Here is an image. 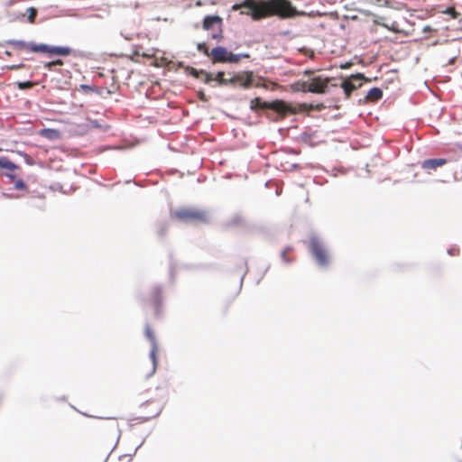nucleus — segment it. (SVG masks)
Instances as JSON below:
<instances>
[{
  "mask_svg": "<svg viewBox=\"0 0 462 462\" xmlns=\"http://www.w3.org/2000/svg\"><path fill=\"white\" fill-rule=\"evenodd\" d=\"M240 7L245 8L253 20L258 21L268 14H275L281 18H288L295 15L296 8L289 0H267L265 6H258L254 0H244L240 4H235L232 10H237Z\"/></svg>",
  "mask_w": 462,
  "mask_h": 462,
  "instance_id": "nucleus-1",
  "label": "nucleus"
},
{
  "mask_svg": "<svg viewBox=\"0 0 462 462\" xmlns=\"http://www.w3.org/2000/svg\"><path fill=\"white\" fill-rule=\"evenodd\" d=\"M250 109L253 112L268 111L274 113L278 117H284L291 113L290 104L282 99L265 101L256 97L250 101Z\"/></svg>",
  "mask_w": 462,
  "mask_h": 462,
  "instance_id": "nucleus-2",
  "label": "nucleus"
},
{
  "mask_svg": "<svg viewBox=\"0 0 462 462\" xmlns=\"http://www.w3.org/2000/svg\"><path fill=\"white\" fill-rule=\"evenodd\" d=\"M308 249L320 267H328L329 264V257L327 246L324 241L315 234L309 236Z\"/></svg>",
  "mask_w": 462,
  "mask_h": 462,
  "instance_id": "nucleus-3",
  "label": "nucleus"
},
{
  "mask_svg": "<svg viewBox=\"0 0 462 462\" xmlns=\"http://www.w3.org/2000/svg\"><path fill=\"white\" fill-rule=\"evenodd\" d=\"M37 53L43 54L46 57L53 60L69 56H73L75 58L80 56L79 51L72 49L69 46L51 45L44 42L39 43Z\"/></svg>",
  "mask_w": 462,
  "mask_h": 462,
  "instance_id": "nucleus-4",
  "label": "nucleus"
},
{
  "mask_svg": "<svg viewBox=\"0 0 462 462\" xmlns=\"http://www.w3.org/2000/svg\"><path fill=\"white\" fill-rule=\"evenodd\" d=\"M209 55L215 62L227 64H237L241 59L250 58L248 52L233 53L226 47L221 45L212 48Z\"/></svg>",
  "mask_w": 462,
  "mask_h": 462,
  "instance_id": "nucleus-5",
  "label": "nucleus"
},
{
  "mask_svg": "<svg viewBox=\"0 0 462 462\" xmlns=\"http://www.w3.org/2000/svg\"><path fill=\"white\" fill-rule=\"evenodd\" d=\"M173 217L182 223H202L208 224L209 217L205 210L193 208H181L172 213Z\"/></svg>",
  "mask_w": 462,
  "mask_h": 462,
  "instance_id": "nucleus-6",
  "label": "nucleus"
},
{
  "mask_svg": "<svg viewBox=\"0 0 462 462\" xmlns=\"http://www.w3.org/2000/svg\"><path fill=\"white\" fill-rule=\"evenodd\" d=\"M162 284H154L149 295L146 297L143 294L138 295V300L143 303H150L154 310V316L156 319H161L162 316L163 308V296H162Z\"/></svg>",
  "mask_w": 462,
  "mask_h": 462,
  "instance_id": "nucleus-7",
  "label": "nucleus"
},
{
  "mask_svg": "<svg viewBox=\"0 0 462 462\" xmlns=\"http://www.w3.org/2000/svg\"><path fill=\"white\" fill-rule=\"evenodd\" d=\"M292 89L299 92L310 93H324L328 88L327 85L323 82L321 76H315L311 79V83L304 80H298L292 84Z\"/></svg>",
  "mask_w": 462,
  "mask_h": 462,
  "instance_id": "nucleus-8",
  "label": "nucleus"
},
{
  "mask_svg": "<svg viewBox=\"0 0 462 462\" xmlns=\"http://www.w3.org/2000/svg\"><path fill=\"white\" fill-rule=\"evenodd\" d=\"M365 79V77L362 73H356L355 75H351L349 79H344L341 82V88L344 91V94L346 98H349L351 93L359 88L362 84V81Z\"/></svg>",
  "mask_w": 462,
  "mask_h": 462,
  "instance_id": "nucleus-9",
  "label": "nucleus"
},
{
  "mask_svg": "<svg viewBox=\"0 0 462 462\" xmlns=\"http://www.w3.org/2000/svg\"><path fill=\"white\" fill-rule=\"evenodd\" d=\"M7 45L14 46L15 49L18 50H25L26 51L37 53L38 45L39 43L35 42H25L23 40H5L2 42H0V47H5Z\"/></svg>",
  "mask_w": 462,
  "mask_h": 462,
  "instance_id": "nucleus-10",
  "label": "nucleus"
},
{
  "mask_svg": "<svg viewBox=\"0 0 462 462\" xmlns=\"http://www.w3.org/2000/svg\"><path fill=\"white\" fill-rule=\"evenodd\" d=\"M187 72L193 78L201 79L205 84H210L214 81V75L205 69H198L193 67H189L187 69Z\"/></svg>",
  "mask_w": 462,
  "mask_h": 462,
  "instance_id": "nucleus-11",
  "label": "nucleus"
},
{
  "mask_svg": "<svg viewBox=\"0 0 462 462\" xmlns=\"http://www.w3.org/2000/svg\"><path fill=\"white\" fill-rule=\"evenodd\" d=\"M448 159L446 158H430L426 159L420 162V167L426 171H436L438 168H440L447 164Z\"/></svg>",
  "mask_w": 462,
  "mask_h": 462,
  "instance_id": "nucleus-12",
  "label": "nucleus"
},
{
  "mask_svg": "<svg viewBox=\"0 0 462 462\" xmlns=\"http://www.w3.org/2000/svg\"><path fill=\"white\" fill-rule=\"evenodd\" d=\"M223 19L218 14H208L203 18L202 28L206 31L213 29L215 26L221 27Z\"/></svg>",
  "mask_w": 462,
  "mask_h": 462,
  "instance_id": "nucleus-13",
  "label": "nucleus"
},
{
  "mask_svg": "<svg viewBox=\"0 0 462 462\" xmlns=\"http://www.w3.org/2000/svg\"><path fill=\"white\" fill-rule=\"evenodd\" d=\"M254 81V75L252 71H245L237 73V84L244 88H249Z\"/></svg>",
  "mask_w": 462,
  "mask_h": 462,
  "instance_id": "nucleus-14",
  "label": "nucleus"
},
{
  "mask_svg": "<svg viewBox=\"0 0 462 462\" xmlns=\"http://www.w3.org/2000/svg\"><path fill=\"white\" fill-rule=\"evenodd\" d=\"M383 89L378 87L371 88L364 97L365 102H377L383 97Z\"/></svg>",
  "mask_w": 462,
  "mask_h": 462,
  "instance_id": "nucleus-15",
  "label": "nucleus"
},
{
  "mask_svg": "<svg viewBox=\"0 0 462 462\" xmlns=\"http://www.w3.org/2000/svg\"><path fill=\"white\" fill-rule=\"evenodd\" d=\"M39 134L50 141H55L60 138L61 133L55 128H42L40 130Z\"/></svg>",
  "mask_w": 462,
  "mask_h": 462,
  "instance_id": "nucleus-16",
  "label": "nucleus"
},
{
  "mask_svg": "<svg viewBox=\"0 0 462 462\" xmlns=\"http://www.w3.org/2000/svg\"><path fill=\"white\" fill-rule=\"evenodd\" d=\"M79 89L83 91L85 94L95 93L99 96L103 95L105 92L109 93V90L106 88H98L94 85H88V84L79 85Z\"/></svg>",
  "mask_w": 462,
  "mask_h": 462,
  "instance_id": "nucleus-17",
  "label": "nucleus"
},
{
  "mask_svg": "<svg viewBox=\"0 0 462 462\" xmlns=\"http://www.w3.org/2000/svg\"><path fill=\"white\" fill-rule=\"evenodd\" d=\"M157 351H158V345L157 344L151 345V350H150L149 357H150V359H151V361L152 363V370L147 375L148 377L152 375L155 373V371H156L157 365H158Z\"/></svg>",
  "mask_w": 462,
  "mask_h": 462,
  "instance_id": "nucleus-18",
  "label": "nucleus"
},
{
  "mask_svg": "<svg viewBox=\"0 0 462 462\" xmlns=\"http://www.w3.org/2000/svg\"><path fill=\"white\" fill-rule=\"evenodd\" d=\"M0 169L7 170L10 171H14L17 169H19V165L13 162L8 157L6 156H0Z\"/></svg>",
  "mask_w": 462,
  "mask_h": 462,
  "instance_id": "nucleus-19",
  "label": "nucleus"
},
{
  "mask_svg": "<svg viewBox=\"0 0 462 462\" xmlns=\"http://www.w3.org/2000/svg\"><path fill=\"white\" fill-rule=\"evenodd\" d=\"M64 61L62 59H54L44 63L43 67L49 71H54L56 66H63Z\"/></svg>",
  "mask_w": 462,
  "mask_h": 462,
  "instance_id": "nucleus-20",
  "label": "nucleus"
},
{
  "mask_svg": "<svg viewBox=\"0 0 462 462\" xmlns=\"http://www.w3.org/2000/svg\"><path fill=\"white\" fill-rule=\"evenodd\" d=\"M316 132L304 131L300 134V140L307 144L311 145V140L315 136Z\"/></svg>",
  "mask_w": 462,
  "mask_h": 462,
  "instance_id": "nucleus-21",
  "label": "nucleus"
},
{
  "mask_svg": "<svg viewBox=\"0 0 462 462\" xmlns=\"http://www.w3.org/2000/svg\"><path fill=\"white\" fill-rule=\"evenodd\" d=\"M145 337L149 339L151 345L157 344L156 337L153 334V331L150 328V325L147 323L145 326Z\"/></svg>",
  "mask_w": 462,
  "mask_h": 462,
  "instance_id": "nucleus-22",
  "label": "nucleus"
},
{
  "mask_svg": "<svg viewBox=\"0 0 462 462\" xmlns=\"http://www.w3.org/2000/svg\"><path fill=\"white\" fill-rule=\"evenodd\" d=\"M26 13L28 14L27 21L29 23H33L37 14H38L37 8H35L33 6L28 7L26 9Z\"/></svg>",
  "mask_w": 462,
  "mask_h": 462,
  "instance_id": "nucleus-23",
  "label": "nucleus"
},
{
  "mask_svg": "<svg viewBox=\"0 0 462 462\" xmlns=\"http://www.w3.org/2000/svg\"><path fill=\"white\" fill-rule=\"evenodd\" d=\"M197 50H198V51L205 54L206 56L210 57V55H209L210 51L208 50V46L207 42H203L197 43Z\"/></svg>",
  "mask_w": 462,
  "mask_h": 462,
  "instance_id": "nucleus-24",
  "label": "nucleus"
},
{
  "mask_svg": "<svg viewBox=\"0 0 462 462\" xmlns=\"http://www.w3.org/2000/svg\"><path fill=\"white\" fill-rule=\"evenodd\" d=\"M14 188L17 190H26L27 189V184L26 182L22 179H17L14 182Z\"/></svg>",
  "mask_w": 462,
  "mask_h": 462,
  "instance_id": "nucleus-25",
  "label": "nucleus"
},
{
  "mask_svg": "<svg viewBox=\"0 0 462 462\" xmlns=\"http://www.w3.org/2000/svg\"><path fill=\"white\" fill-rule=\"evenodd\" d=\"M237 84V73L234 74L231 78L221 80V86H230Z\"/></svg>",
  "mask_w": 462,
  "mask_h": 462,
  "instance_id": "nucleus-26",
  "label": "nucleus"
},
{
  "mask_svg": "<svg viewBox=\"0 0 462 462\" xmlns=\"http://www.w3.org/2000/svg\"><path fill=\"white\" fill-rule=\"evenodd\" d=\"M15 85L18 89L23 90L32 88V82L30 80L18 81L15 83Z\"/></svg>",
  "mask_w": 462,
  "mask_h": 462,
  "instance_id": "nucleus-27",
  "label": "nucleus"
},
{
  "mask_svg": "<svg viewBox=\"0 0 462 462\" xmlns=\"http://www.w3.org/2000/svg\"><path fill=\"white\" fill-rule=\"evenodd\" d=\"M162 411V408L161 407V408H159V410L153 415H152V416H145V417H138V418H136V420H139V422H146V421L150 420L152 418L158 417L161 414Z\"/></svg>",
  "mask_w": 462,
  "mask_h": 462,
  "instance_id": "nucleus-28",
  "label": "nucleus"
},
{
  "mask_svg": "<svg viewBox=\"0 0 462 462\" xmlns=\"http://www.w3.org/2000/svg\"><path fill=\"white\" fill-rule=\"evenodd\" d=\"M174 273H175V263H173V260H172V255L171 254L170 255V270H169V276H170V281L171 282H174Z\"/></svg>",
  "mask_w": 462,
  "mask_h": 462,
  "instance_id": "nucleus-29",
  "label": "nucleus"
},
{
  "mask_svg": "<svg viewBox=\"0 0 462 462\" xmlns=\"http://www.w3.org/2000/svg\"><path fill=\"white\" fill-rule=\"evenodd\" d=\"M18 153L23 158L24 162L27 165H33L35 163L33 158H32L28 153L24 152H18Z\"/></svg>",
  "mask_w": 462,
  "mask_h": 462,
  "instance_id": "nucleus-30",
  "label": "nucleus"
},
{
  "mask_svg": "<svg viewBox=\"0 0 462 462\" xmlns=\"http://www.w3.org/2000/svg\"><path fill=\"white\" fill-rule=\"evenodd\" d=\"M225 72L224 71H217L216 75H214V81H216L218 85L221 86V80H225Z\"/></svg>",
  "mask_w": 462,
  "mask_h": 462,
  "instance_id": "nucleus-31",
  "label": "nucleus"
},
{
  "mask_svg": "<svg viewBox=\"0 0 462 462\" xmlns=\"http://www.w3.org/2000/svg\"><path fill=\"white\" fill-rule=\"evenodd\" d=\"M291 249V247H287L281 253V257L282 261L286 263H291L292 262V260L287 256V252L290 251Z\"/></svg>",
  "mask_w": 462,
  "mask_h": 462,
  "instance_id": "nucleus-32",
  "label": "nucleus"
},
{
  "mask_svg": "<svg viewBox=\"0 0 462 462\" xmlns=\"http://www.w3.org/2000/svg\"><path fill=\"white\" fill-rule=\"evenodd\" d=\"M444 13L449 14L452 18H457L459 15V13L457 12L453 7H447Z\"/></svg>",
  "mask_w": 462,
  "mask_h": 462,
  "instance_id": "nucleus-33",
  "label": "nucleus"
},
{
  "mask_svg": "<svg viewBox=\"0 0 462 462\" xmlns=\"http://www.w3.org/2000/svg\"><path fill=\"white\" fill-rule=\"evenodd\" d=\"M167 228L168 227H167L166 224L160 225L159 231H158L159 236L163 237L166 235V233H167Z\"/></svg>",
  "mask_w": 462,
  "mask_h": 462,
  "instance_id": "nucleus-34",
  "label": "nucleus"
},
{
  "mask_svg": "<svg viewBox=\"0 0 462 462\" xmlns=\"http://www.w3.org/2000/svg\"><path fill=\"white\" fill-rule=\"evenodd\" d=\"M121 36L124 37L127 41H132L134 37V35H138V33H126L125 32H120Z\"/></svg>",
  "mask_w": 462,
  "mask_h": 462,
  "instance_id": "nucleus-35",
  "label": "nucleus"
},
{
  "mask_svg": "<svg viewBox=\"0 0 462 462\" xmlns=\"http://www.w3.org/2000/svg\"><path fill=\"white\" fill-rule=\"evenodd\" d=\"M242 217L239 216V215H236L232 219H231V222H230V225L232 226H235V225H238L242 222Z\"/></svg>",
  "mask_w": 462,
  "mask_h": 462,
  "instance_id": "nucleus-36",
  "label": "nucleus"
},
{
  "mask_svg": "<svg viewBox=\"0 0 462 462\" xmlns=\"http://www.w3.org/2000/svg\"><path fill=\"white\" fill-rule=\"evenodd\" d=\"M211 38L216 39V40H219V39L223 38L221 27L219 28V31L217 32L212 33Z\"/></svg>",
  "mask_w": 462,
  "mask_h": 462,
  "instance_id": "nucleus-37",
  "label": "nucleus"
},
{
  "mask_svg": "<svg viewBox=\"0 0 462 462\" xmlns=\"http://www.w3.org/2000/svg\"><path fill=\"white\" fill-rule=\"evenodd\" d=\"M13 17H12V21H15V20H23L24 19V16L25 14H22V13H19V14H12Z\"/></svg>",
  "mask_w": 462,
  "mask_h": 462,
  "instance_id": "nucleus-38",
  "label": "nucleus"
},
{
  "mask_svg": "<svg viewBox=\"0 0 462 462\" xmlns=\"http://www.w3.org/2000/svg\"><path fill=\"white\" fill-rule=\"evenodd\" d=\"M245 267H247V262H245ZM247 272H248V268L245 269V273L242 274V276L240 278L239 290H241V288L243 286L244 279H245V276L246 275Z\"/></svg>",
  "mask_w": 462,
  "mask_h": 462,
  "instance_id": "nucleus-39",
  "label": "nucleus"
},
{
  "mask_svg": "<svg viewBox=\"0 0 462 462\" xmlns=\"http://www.w3.org/2000/svg\"><path fill=\"white\" fill-rule=\"evenodd\" d=\"M24 67H25V65L23 63H19V64H15V65H11L8 67V69L11 70H17V69L24 68Z\"/></svg>",
  "mask_w": 462,
  "mask_h": 462,
  "instance_id": "nucleus-40",
  "label": "nucleus"
},
{
  "mask_svg": "<svg viewBox=\"0 0 462 462\" xmlns=\"http://www.w3.org/2000/svg\"><path fill=\"white\" fill-rule=\"evenodd\" d=\"M458 251H459V249H458V248H457V247H450V248H448V254L449 255H452V256H453V255L457 254H458Z\"/></svg>",
  "mask_w": 462,
  "mask_h": 462,
  "instance_id": "nucleus-41",
  "label": "nucleus"
},
{
  "mask_svg": "<svg viewBox=\"0 0 462 462\" xmlns=\"http://www.w3.org/2000/svg\"><path fill=\"white\" fill-rule=\"evenodd\" d=\"M299 168H300V164H298V163H292V164L291 165V169H290V170H291V171H296V170H298Z\"/></svg>",
  "mask_w": 462,
  "mask_h": 462,
  "instance_id": "nucleus-42",
  "label": "nucleus"
},
{
  "mask_svg": "<svg viewBox=\"0 0 462 462\" xmlns=\"http://www.w3.org/2000/svg\"><path fill=\"white\" fill-rule=\"evenodd\" d=\"M145 441V438L143 439V441L135 448L134 455L137 452V450L143 445Z\"/></svg>",
  "mask_w": 462,
  "mask_h": 462,
  "instance_id": "nucleus-43",
  "label": "nucleus"
},
{
  "mask_svg": "<svg viewBox=\"0 0 462 462\" xmlns=\"http://www.w3.org/2000/svg\"><path fill=\"white\" fill-rule=\"evenodd\" d=\"M311 74H312V71H311V70H310V69H306V70L304 71V75H305V76L310 77Z\"/></svg>",
  "mask_w": 462,
  "mask_h": 462,
  "instance_id": "nucleus-44",
  "label": "nucleus"
},
{
  "mask_svg": "<svg viewBox=\"0 0 462 462\" xmlns=\"http://www.w3.org/2000/svg\"><path fill=\"white\" fill-rule=\"evenodd\" d=\"M5 175L9 178V179H13L15 177V175L14 173H5Z\"/></svg>",
  "mask_w": 462,
  "mask_h": 462,
  "instance_id": "nucleus-45",
  "label": "nucleus"
},
{
  "mask_svg": "<svg viewBox=\"0 0 462 462\" xmlns=\"http://www.w3.org/2000/svg\"><path fill=\"white\" fill-rule=\"evenodd\" d=\"M5 54L6 56H12V52L10 51H7V50L5 51Z\"/></svg>",
  "mask_w": 462,
  "mask_h": 462,
  "instance_id": "nucleus-46",
  "label": "nucleus"
},
{
  "mask_svg": "<svg viewBox=\"0 0 462 462\" xmlns=\"http://www.w3.org/2000/svg\"><path fill=\"white\" fill-rule=\"evenodd\" d=\"M93 125H94L95 127H99V126H100V125L97 123V121H94V122H93Z\"/></svg>",
  "mask_w": 462,
  "mask_h": 462,
  "instance_id": "nucleus-47",
  "label": "nucleus"
},
{
  "mask_svg": "<svg viewBox=\"0 0 462 462\" xmlns=\"http://www.w3.org/2000/svg\"><path fill=\"white\" fill-rule=\"evenodd\" d=\"M455 60H456V58H455V57H454V58H451V59L449 60V62H448V63H449V64H453V63H454V61H455Z\"/></svg>",
  "mask_w": 462,
  "mask_h": 462,
  "instance_id": "nucleus-48",
  "label": "nucleus"
},
{
  "mask_svg": "<svg viewBox=\"0 0 462 462\" xmlns=\"http://www.w3.org/2000/svg\"><path fill=\"white\" fill-rule=\"evenodd\" d=\"M148 402H149V401H146V402H143V403H142V406L146 405Z\"/></svg>",
  "mask_w": 462,
  "mask_h": 462,
  "instance_id": "nucleus-49",
  "label": "nucleus"
},
{
  "mask_svg": "<svg viewBox=\"0 0 462 462\" xmlns=\"http://www.w3.org/2000/svg\"><path fill=\"white\" fill-rule=\"evenodd\" d=\"M118 431H119V434H121V430H118ZM119 439H120V435H118V437H117V441H118Z\"/></svg>",
  "mask_w": 462,
  "mask_h": 462,
  "instance_id": "nucleus-50",
  "label": "nucleus"
},
{
  "mask_svg": "<svg viewBox=\"0 0 462 462\" xmlns=\"http://www.w3.org/2000/svg\"><path fill=\"white\" fill-rule=\"evenodd\" d=\"M268 269H269V266L265 269V271H264L263 274H264L266 272H268Z\"/></svg>",
  "mask_w": 462,
  "mask_h": 462,
  "instance_id": "nucleus-51",
  "label": "nucleus"
},
{
  "mask_svg": "<svg viewBox=\"0 0 462 462\" xmlns=\"http://www.w3.org/2000/svg\"><path fill=\"white\" fill-rule=\"evenodd\" d=\"M2 151H3V149L0 147V152H2Z\"/></svg>",
  "mask_w": 462,
  "mask_h": 462,
  "instance_id": "nucleus-52",
  "label": "nucleus"
},
{
  "mask_svg": "<svg viewBox=\"0 0 462 462\" xmlns=\"http://www.w3.org/2000/svg\"><path fill=\"white\" fill-rule=\"evenodd\" d=\"M103 462H106V460H105V461H103Z\"/></svg>",
  "mask_w": 462,
  "mask_h": 462,
  "instance_id": "nucleus-53",
  "label": "nucleus"
},
{
  "mask_svg": "<svg viewBox=\"0 0 462 462\" xmlns=\"http://www.w3.org/2000/svg\"><path fill=\"white\" fill-rule=\"evenodd\" d=\"M103 462H106V460H105V461H103Z\"/></svg>",
  "mask_w": 462,
  "mask_h": 462,
  "instance_id": "nucleus-54",
  "label": "nucleus"
},
{
  "mask_svg": "<svg viewBox=\"0 0 462 462\" xmlns=\"http://www.w3.org/2000/svg\"><path fill=\"white\" fill-rule=\"evenodd\" d=\"M103 462H106V460H105V461H103Z\"/></svg>",
  "mask_w": 462,
  "mask_h": 462,
  "instance_id": "nucleus-55",
  "label": "nucleus"
},
{
  "mask_svg": "<svg viewBox=\"0 0 462 462\" xmlns=\"http://www.w3.org/2000/svg\"><path fill=\"white\" fill-rule=\"evenodd\" d=\"M103 462H106V460H105V461H103Z\"/></svg>",
  "mask_w": 462,
  "mask_h": 462,
  "instance_id": "nucleus-56",
  "label": "nucleus"
},
{
  "mask_svg": "<svg viewBox=\"0 0 462 462\" xmlns=\"http://www.w3.org/2000/svg\"><path fill=\"white\" fill-rule=\"evenodd\" d=\"M103 462H106V460H105V461H103Z\"/></svg>",
  "mask_w": 462,
  "mask_h": 462,
  "instance_id": "nucleus-57",
  "label": "nucleus"
}]
</instances>
